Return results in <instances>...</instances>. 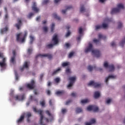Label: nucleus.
Returning a JSON list of instances; mask_svg holds the SVG:
<instances>
[{
  "instance_id": "20e7f679",
  "label": "nucleus",
  "mask_w": 125,
  "mask_h": 125,
  "mask_svg": "<svg viewBox=\"0 0 125 125\" xmlns=\"http://www.w3.org/2000/svg\"><path fill=\"white\" fill-rule=\"evenodd\" d=\"M52 42H54V44H49L47 45V47L48 48H51V47H53L54 44H57L58 43V36L57 35L55 34L52 39Z\"/></svg>"
},
{
  "instance_id": "13d9d810",
  "label": "nucleus",
  "mask_w": 125,
  "mask_h": 125,
  "mask_svg": "<svg viewBox=\"0 0 125 125\" xmlns=\"http://www.w3.org/2000/svg\"><path fill=\"white\" fill-rule=\"evenodd\" d=\"M70 35H71V32H70V31H68L66 34L65 35V37H69V36H70Z\"/></svg>"
},
{
  "instance_id": "1a4fd4ad",
  "label": "nucleus",
  "mask_w": 125,
  "mask_h": 125,
  "mask_svg": "<svg viewBox=\"0 0 125 125\" xmlns=\"http://www.w3.org/2000/svg\"><path fill=\"white\" fill-rule=\"evenodd\" d=\"M38 57H41V58H42V57H47V58H48V59L50 60L52 59V55L49 54H39L36 56V59H37Z\"/></svg>"
},
{
  "instance_id": "2eb2a0df",
  "label": "nucleus",
  "mask_w": 125,
  "mask_h": 125,
  "mask_svg": "<svg viewBox=\"0 0 125 125\" xmlns=\"http://www.w3.org/2000/svg\"><path fill=\"white\" fill-rule=\"evenodd\" d=\"M116 77H117V76H116L109 75L108 77L105 79V82L106 84H108V81H109V79H116Z\"/></svg>"
},
{
  "instance_id": "a878e982",
  "label": "nucleus",
  "mask_w": 125,
  "mask_h": 125,
  "mask_svg": "<svg viewBox=\"0 0 125 125\" xmlns=\"http://www.w3.org/2000/svg\"><path fill=\"white\" fill-rule=\"evenodd\" d=\"M69 80L70 82H72L74 83V82L76 81V77H70Z\"/></svg>"
},
{
  "instance_id": "09e8293b",
  "label": "nucleus",
  "mask_w": 125,
  "mask_h": 125,
  "mask_svg": "<svg viewBox=\"0 0 125 125\" xmlns=\"http://www.w3.org/2000/svg\"><path fill=\"white\" fill-rule=\"evenodd\" d=\"M79 34H83V28L82 27H80L79 28Z\"/></svg>"
},
{
  "instance_id": "dca6fc26",
  "label": "nucleus",
  "mask_w": 125,
  "mask_h": 125,
  "mask_svg": "<svg viewBox=\"0 0 125 125\" xmlns=\"http://www.w3.org/2000/svg\"><path fill=\"white\" fill-rule=\"evenodd\" d=\"M71 8H73V7L72 6H68L66 7V9L65 10H62V14H65L67 10H69V9H71Z\"/></svg>"
},
{
  "instance_id": "79ce46f5",
  "label": "nucleus",
  "mask_w": 125,
  "mask_h": 125,
  "mask_svg": "<svg viewBox=\"0 0 125 125\" xmlns=\"http://www.w3.org/2000/svg\"><path fill=\"white\" fill-rule=\"evenodd\" d=\"M96 122V121L94 119H91L90 123L92 125L93 124H95Z\"/></svg>"
},
{
  "instance_id": "c9c22d12",
  "label": "nucleus",
  "mask_w": 125,
  "mask_h": 125,
  "mask_svg": "<svg viewBox=\"0 0 125 125\" xmlns=\"http://www.w3.org/2000/svg\"><path fill=\"white\" fill-rule=\"evenodd\" d=\"M85 10V9L84 8V7L83 6H81L80 8V12H84V11Z\"/></svg>"
},
{
  "instance_id": "4be33fe9",
  "label": "nucleus",
  "mask_w": 125,
  "mask_h": 125,
  "mask_svg": "<svg viewBox=\"0 0 125 125\" xmlns=\"http://www.w3.org/2000/svg\"><path fill=\"white\" fill-rule=\"evenodd\" d=\"M83 112V109L81 108L77 107L76 109V112L77 114H79V113H82Z\"/></svg>"
},
{
  "instance_id": "4d7b16f0",
  "label": "nucleus",
  "mask_w": 125,
  "mask_h": 125,
  "mask_svg": "<svg viewBox=\"0 0 125 125\" xmlns=\"http://www.w3.org/2000/svg\"><path fill=\"white\" fill-rule=\"evenodd\" d=\"M32 51H33V50L32 49H28V53H29V54H31Z\"/></svg>"
},
{
  "instance_id": "cd10ccee",
  "label": "nucleus",
  "mask_w": 125,
  "mask_h": 125,
  "mask_svg": "<svg viewBox=\"0 0 125 125\" xmlns=\"http://www.w3.org/2000/svg\"><path fill=\"white\" fill-rule=\"evenodd\" d=\"M64 93V91H58L56 92V94L57 95H62Z\"/></svg>"
},
{
  "instance_id": "ea45409f",
  "label": "nucleus",
  "mask_w": 125,
  "mask_h": 125,
  "mask_svg": "<svg viewBox=\"0 0 125 125\" xmlns=\"http://www.w3.org/2000/svg\"><path fill=\"white\" fill-rule=\"evenodd\" d=\"M65 72L66 74H70L71 73V70L70 69V68H66Z\"/></svg>"
},
{
  "instance_id": "338daca9",
  "label": "nucleus",
  "mask_w": 125,
  "mask_h": 125,
  "mask_svg": "<svg viewBox=\"0 0 125 125\" xmlns=\"http://www.w3.org/2000/svg\"><path fill=\"white\" fill-rule=\"evenodd\" d=\"M65 46H66L67 47H69L70 46V44L68 43H66L65 44Z\"/></svg>"
},
{
  "instance_id": "0eeeda50",
  "label": "nucleus",
  "mask_w": 125,
  "mask_h": 125,
  "mask_svg": "<svg viewBox=\"0 0 125 125\" xmlns=\"http://www.w3.org/2000/svg\"><path fill=\"white\" fill-rule=\"evenodd\" d=\"M88 85H92L95 88H98V87H101V83L95 82L93 81H90L88 83Z\"/></svg>"
},
{
  "instance_id": "7c9ffc66",
  "label": "nucleus",
  "mask_w": 125,
  "mask_h": 125,
  "mask_svg": "<svg viewBox=\"0 0 125 125\" xmlns=\"http://www.w3.org/2000/svg\"><path fill=\"white\" fill-rule=\"evenodd\" d=\"M88 102H89V101H88V99L83 100L81 101V103L82 104H84V103H87Z\"/></svg>"
},
{
  "instance_id": "69168bd1",
  "label": "nucleus",
  "mask_w": 125,
  "mask_h": 125,
  "mask_svg": "<svg viewBox=\"0 0 125 125\" xmlns=\"http://www.w3.org/2000/svg\"><path fill=\"white\" fill-rule=\"evenodd\" d=\"M47 94L48 95H50V90H48L47 91Z\"/></svg>"
},
{
  "instance_id": "5701e85b",
  "label": "nucleus",
  "mask_w": 125,
  "mask_h": 125,
  "mask_svg": "<svg viewBox=\"0 0 125 125\" xmlns=\"http://www.w3.org/2000/svg\"><path fill=\"white\" fill-rule=\"evenodd\" d=\"M125 36L123 40L120 42V45L121 46H122V47H124V45H125Z\"/></svg>"
},
{
  "instance_id": "8fccbe9b",
  "label": "nucleus",
  "mask_w": 125,
  "mask_h": 125,
  "mask_svg": "<svg viewBox=\"0 0 125 125\" xmlns=\"http://www.w3.org/2000/svg\"><path fill=\"white\" fill-rule=\"evenodd\" d=\"M71 96H72V97H76L77 96V93H72L71 94Z\"/></svg>"
},
{
  "instance_id": "473e14b6",
  "label": "nucleus",
  "mask_w": 125,
  "mask_h": 125,
  "mask_svg": "<svg viewBox=\"0 0 125 125\" xmlns=\"http://www.w3.org/2000/svg\"><path fill=\"white\" fill-rule=\"evenodd\" d=\"M93 105H89V106L87 107V110L88 111H92L93 110Z\"/></svg>"
},
{
  "instance_id": "bb28decb",
  "label": "nucleus",
  "mask_w": 125,
  "mask_h": 125,
  "mask_svg": "<svg viewBox=\"0 0 125 125\" xmlns=\"http://www.w3.org/2000/svg\"><path fill=\"white\" fill-rule=\"evenodd\" d=\"M98 110H99L98 107H97V106H95V105H93L92 111H93L94 112H97V111H98Z\"/></svg>"
},
{
  "instance_id": "39448f33",
  "label": "nucleus",
  "mask_w": 125,
  "mask_h": 125,
  "mask_svg": "<svg viewBox=\"0 0 125 125\" xmlns=\"http://www.w3.org/2000/svg\"><path fill=\"white\" fill-rule=\"evenodd\" d=\"M0 58H2V62H0V66L1 68H3V67H5L6 66V59L4 58V56H3V53H0Z\"/></svg>"
},
{
  "instance_id": "0e129e2a",
  "label": "nucleus",
  "mask_w": 125,
  "mask_h": 125,
  "mask_svg": "<svg viewBox=\"0 0 125 125\" xmlns=\"http://www.w3.org/2000/svg\"><path fill=\"white\" fill-rule=\"evenodd\" d=\"M61 0H54L55 3H58Z\"/></svg>"
},
{
  "instance_id": "393cba45",
  "label": "nucleus",
  "mask_w": 125,
  "mask_h": 125,
  "mask_svg": "<svg viewBox=\"0 0 125 125\" xmlns=\"http://www.w3.org/2000/svg\"><path fill=\"white\" fill-rule=\"evenodd\" d=\"M96 67L95 66H91L90 65H89L88 66V71H89V72H91V71H92V70H93V69H95Z\"/></svg>"
},
{
  "instance_id": "e433bc0d",
  "label": "nucleus",
  "mask_w": 125,
  "mask_h": 125,
  "mask_svg": "<svg viewBox=\"0 0 125 125\" xmlns=\"http://www.w3.org/2000/svg\"><path fill=\"white\" fill-rule=\"evenodd\" d=\"M40 104L42 106V107H44V105H45V102L44 101H42L40 102Z\"/></svg>"
},
{
  "instance_id": "4c0bfd02",
  "label": "nucleus",
  "mask_w": 125,
  "mask_h": 125,
  "mask_svg": "<svg viewBox=\"0 0 125 125\" xmlns=\"http://www.w3.org/2000/svg\"><path fill=\"white\" fill-rule=\"evenodd\" d=\"M74 83L72 82H70L69 84L67 85V87L69 88L72 86H73V84Z\"/></svg>"
},
{
  "instance_id": "a18cd8bd",
  "label": "nucleus",
  "mask_w": 125,
  "mask_h": 125,
  "mask_svg": "<svg viewBox=\"0 0 125 125\" xmlns=\"http://www.w3.org/2000/svg\"><path fill=\"white\" fill-rule=\"evenodd\" d=\"M43 31H44V32H47V31H48L47 27H46V26H44V27H43Z\"/></svg>"
},
{
  "instance_id": "e2e57ef3",
  "label": "nucleus",
  "mask_w": 125,
  "mask_h": 125,
  "mask_svg": "<svg viewBox=\"0 0 125 125\" xmlns=\"http://www.w3.org/2000/svg\"><path fill=\"white\" fill-rule=\"evenodd\" d=\"M50 85H51V82H50V81H49L47 83V86H50Z\"/></svg>"
},
{
  "instance_id": "49530a36",
  "label": "nucleus",
  "mask_w": 125,
  "mask_h": 125,
  "mask_svg": "<svg viewBox=\"0 0 125 125\" xmlns=\"http://www.w3.org/2000/svg\"><path fill=\"white\" fill-rule=\"evenodd\" d=\"M95 27L96 30H99V29H101V28H102V26L101 25H96Z\"/></svg>"
},
{
  "instance_id": "f8f14e48",
  "label": "nucleus",
  "mask_w": 125,
  "mask_h": 125,
  "mask_svg": "<svg viewBox=\"0 0 125 125\" xmlns=\"http://www.w3.org/2000/svg\"><path fill=\"white\" fill-rule=\"evenodd\" d=\"M29 64H30V62H25L23 64V67H21L20 68L21 71V72H23V71H24V68L28 69V68H29Z\"/></svg>"
},
{
  "instance_id": "a211bd4d",
  "label": "nucleus",
  "mask_w": 125,
  "mask_h": 125,
  "mask_svg": "<svg viewBox=\"0 0 125 125\" xmlns=\"http://www.w3.org/2000/svg\"><path fill=\"white\" fill-rule=\"evenodd\" d=\"M10 63H12V64H16V62L15 61V57L13 56L11 57L10 60Z\"/></svg>"
},
{
  "instance_id": "864d4df0",
  "label": "nucleus",
  "mask_w": 125,
  "mask_h": 125,
  "mask_svg": "<svg viewBox=\"0 0 125 125\" xmlns=\"http://www.w3.org/2000/svg\"><path fill=\"white\" fill-rule=\"evenodd\" d=\"M93 42H95V43H97V42H99V40L94 39Z\"/></svg>"
},
{
  "instance_id": "aec40b11",
  "label": "nucleus",
  "mask_w": 125,
  "mask_h": 125,
  "mask_svg": "<svg viewBox=\"0 0 125 125\" xmlns=\"http://www.w3.org/2000/svg\"><path fill=\"white\" fill-rule=\"evenodd\" d=\"M30 41L29 43L30 44H33V42H34V41H35V38L32 35H30Z\"/></svg>"
},
{
  "instance_id": "37998d69",
  "label": "nucleus",
  "mask_w": 125,
  "mask_h": 125,
  "mask_svg": "<svg viewBox=\"0 0 125 125\" xmlns=\"http://www.w3.org/2000/svg\"><path fill=\"white\" fill-rule=\"evenodd\" d=\"M55 82L56 83H59V82H60V78H56L55 79Z\"/></svg>"
},
{
  "instance_id": "ddd939ff",
  "label": "nucleus",
  "mask_w": 125,
  "mask_h": 125,
  "mask_svg": "<svg viewBox=\"0 0 125 125\" xmlns=\"http://www.w3.org/2000/svg\"><path fill=\"white\" fill-rule=\"evenodd\" d=\"M25 119V113L21 115L20 118L17 121V124H21Z\"/></svg>"
},
{
  "instance_id": "412c9836",
  "label": "nucleus",
  "mask_w": 125,
  "mask_h": 125,
  "mask_svg": "<svg viewBox=\"0 0 125 125\" xmlns=\"http://www.w3.org/2000/svg\"><path fill=\"white\" fill-rule=\"evenodd\" d=\"M53 17L55 18V19H57V20H61V18L60 17H58L57 16V14L56 13L53 14Z\"/></svg>"
},
{
  "instance_id": "7ed1b4c3",
  "label": "nucleus",
  "mask_w": 125,
  "mask_h": 125,
  "mask_svg": "<svg viewBox=\"0 0 125 125\" xmlns=\"http://www.w3.org/2000/svg\"><path fill=\"white\" fill-rule=\"evenodd\" d=\"M118 8H114L112 9L111 14H115L121 11V9H125V6L122 3H119L117 5Z\"/></svg>"
},
{
  "instance_id": "6e6552de",
  "label": "nucleus",
  "mask_w": 125,
  "mask_h": 125,
  "mask_svg": "<svg viewBox=\"0 0 125 125\" xmlns=\"http://www.w3.org/2000/svg\"><path fill=\"white\" fill-rule=\"evenodd\" d=\"M104 68H109V72H113L115 70V66L113 64L109 65L107 62H105L104 64Z\"/></svg>"
},
{
  "instance_id": "c03bdc74",
  "label": "nucleus",
  "mask_w": 125,
  "mask_h": 125,
  "mask_svg": "<svg viewBox=\"0 0 125 125\" xmlns=\"http://www.w3.org/2000/svg\"><path fill=\"white\" fill-rule=\"evenodd\" d=\"M49 2V0H43V4H46Z\"/></svg>"
},
{
  "instance_id": "bf43d9fd",
  "label": "nucleus",
  "mask_w": 125,
  "mask_h": 125,
  "mask_svg": "<svg viewBox=\"0 0 125 125\" xmlns=\"http://www.w3.org/2000/svg\"><path fill=\"white\" fill-rule=\"evenodd\" d=\"M111 45L112 46V47H114V46H116V43H115L114 42H112L111 43Z\"/></svg>"
},
{
  "instance_id": "c85d7f7f",
  "label": "nucleus",
  "mask_w": 125,
  "mask_h": 125,
  "mask_svg": "<svg viewBox=\"0 0 125 125\" xmlns=\"http://www.w3.org/2000/svg\"><path fill=\"white\" fill-rule=\"evenodd\" d=\"M98 37H99V39H103V40H106V36H103L102 34H99L98 35Z\"/></svg>"
},
{
  "instance_id": "f3484780",
  "label": "nucleus",
  "mask_w": 125,
  "mask_h": 125,
  "mask_svg": "<svg viewBox=\"0 0 125 125\" xmlns=\"http://www.w3.org/2000/svg\"><path fill=\"white\" fill-rule=\"evenodd\" d=\"M100 97V93L98 91H96L94 93V98L96 99H97V98H99V97Z\"/></svg>"
},
{
  "instance_id": "f257e3e1",
  "label": "nucleus",
  "mask_w": 125,
  "mask_h": 125,
  "mask_svg": "<svg viewBox=\"0 0 125 125\" xmlns=\"http://www.w3.org/2000/svg\"><path fill=\"white\" fill-rule=\"evenodd\" d=\"M93 46L92 43H89L88 46L85 49V53H87V52H89L91 51L93 54L95 55L96 57L97 58L100 57L101 54L100 53V51L98 50H93Z\"/></svg>"
},
{
  "instance_id": "72a5a7b5",
  "label": "nucleus",
  "mask_w": 125,
  "mask_h": 125,
  "mask_svg": "<svg viewBox=\"0 0 125 125\" xmlns=\"http://www.w3.org/2000/svg\"><path fill=\"white\" fill-rule=\"evenodd\" d=\"M54 27H55V24L52 23L51 26V32H53V31H54Z\"/></svg>"
},
{
  "instance_id": "f03ea898",
  "label": "nucleus",
  "mask_w": 125,
  "mask_h": 125,
  "mask_svg": "<svg viewBox=\"0 0 125 125\" xmlns=\"http://www.w3.org/2000/svg\"><path fill=\"white\" fill-rule=\"evenodd\" d=\"M27 35H28L27 31H24V34L22 33H20L17 35V41L20 42L21 41V42H25L26 37H27Z\"/></svg>"
},
{
  "instance_id": "9d476101",
  "label": "nucleus",
  "mask_w": 125,
  "mask_h": 125,
  "mask_svg": "<svg viewBox=\"0 0 125 125\" xmlns=\"http://www.w3.org/2000/svg\"><path fill=\"white\" fill-rule=\"evenodd\" d=\"M16 100H19L20 101H23L25 99V94H22L20 95H16L15 96Z\"/></svg>"
},
{
  "instance_id": "a19ab883",
  "label": "nucleus",
  "mask_w": 125,
  "mask_h": 125,
  "mask_svg": "<svg viewBox=\"0 0 125 125\" xmlns=\"http://www.w3.org/2000/svg\"><path fill=\"white\" fill-rule=\"evenodd\" d=\"M45 113L47 115H48V116H49V117H51V113H50V112H49V110H46L45 111Z\"/></svg>"
},
{
  "instance_id": "2f4dec72",
  "label": "nucleus",
  "mask_w": 125,
  "mask_h": 125,
  "mask_svg": "<svg viewBox=\"0 0 125 125\" xmlns=\"http://www.w3.org/2000/svg\"><path fill=\"white\" fill-rule=\"evenodd\" d=\"M69 65V62H63L62 64V67H66Z\"/></svg>"
},
{
  "instance_id": "6e6d98bb",
  "label": "nucleus",
  "mask_w": 125,
  "mask_h": 125,
  "mask_svg": "<svg viewBox=\"0 0 125 125\" xmlns=\"http://www.w3.org/2000/svg\"><path fill=\"white\" fill-rule=\"evenodd\" d=\"M111 99H108L106 102V104H110V103H111Z\"/></svg>"
},
{
  "instance_id": "c756f323",
  "label": "nucleus",
  "mask_w": 125,
  "mask_h": 125,
  "mask_svg": "<svg viewBox=\"0 0 125 125\" xmlns=\"http://www.w3.org/2000/svg\"><path fill=\"white\" fill-rule=\"evenodd\" d=\"M108 27V24L103 23L102 24V28H103V29H106V28Z\"/></svg>"
},
{
  "instance_id": "5fc2aeb1",
  "label": "nucleus",
  "mask_w": 125,
  "mask_h": 125,
  "mask_svg": "<svg viewBox=\"0 0 125 125\" xmlns=\"http://www.w3.org/2000/svg\"><path fill=\"white\" fill-rule=\"evenodd\" d=\"M12 53L13 55V56H14V57H15V56H16V51H15V50H13Z\"/></svg>"
},
{
  "instance_id": "6ab92c4d",
  "label": "nucleus",
  "mask_w": 125,
  "mask_h": 125,
  "mask_svg": "<svg viewBox=\"0 0 125 125\" xmlns=\"http://www.w3.org/2000/svg\"><path fill=\"white\" fill-rule=\"evenodd\" d=\"M8 31V27H5V28L1 29L0 33L1 34H3V33H5Z\"/></svg>"
},
{
  "instance_id": "052dcab7",
  "label": "nucleus",
  "mask_w": 125,
  "mask_h": 125,
  "mask_svg": "<svg viewBox=\"0 0 125 125\" xmlns=\"http://www.w3.org/2000/svg\"><path fill=\"white\" fill-rule=\"evenodd\" d=\"M33 15H34V14L33 13H30L29 14L28 18H31L32 17V16H33Z\"/></svg>"
},
{
  "instance_id": "f704fd0d",
  "label": "nucleus",
  "mask_w": 125,
  "mask_h": 125,
  "mask_svg": "<svg viewBox=\"0 0 125 125\" xmlns=\"http://www.w3.org/2000/svg\"><path fill=\"white\" fill-rule=\"evenodd\" d=\"M123 27V23L121 22L120 21L118 22V29H121Z\"/></svg>"
},
{
  "instance_id": "de8ad7c7",
  "label": "nucleus",
  "mask_w": 125,
  "mask_h": 125,
  "mask_svg": "<svg viewBox=\"0 0 125 125\" xmlns=\"http://www.w3.org/2000/svg\"><path fill=\"white\" fill-rule=\"evenodd\" d=\"M73 55H74V52H70L68 56L69 58H71V57H72V56H73Z\"/></svg>"
},
{
  "instance_id": "774afa93",
  "label": "nucleus",
  "mask_w": 125,
  "mask_h": 125,
  "mask_svg": "<svg viewBox=\"0 0 125 125\" xmlns=\"http://www.w3.org/2000/svg\"><path fill=\"white\" fill-rule=\"evenodd\" d=\"M41 19V16H39L36 18V21H39Z\"/></svg>"
},
{
  "instance_id": "3c124183",
  "label": "nucleus",
  "mask_w": 125,
  "mask_h": 125,
  "mask_svg": "<svg viewBox=\"0 0 125 125\" xmlns=\"http://www.w3.org/2000/svg\"><path fill=\"white\" fill-rule=\"evenodd\" d=\"M66 112H67V110H66V109L63 108L62 109V114H65V113H66Z\"/></svg>"
},
{
  "instance_id": "b1692460",
  "label": "nucleus",
  "mask_w": 125,
  "mask_h": 125,
  "mask_svg": "<svg viewBox=\"0 0 125 125\" xmlns=\"http://www.w3.org/2000/svg\"><path fill=\"white\" fill-rule=\"evenodd\" d=\"M59 71H61V68H59L57 70L54 71L52 73V76H54V75H56V74H57V73H58V72H59Z\"/></svg>"
},
{
  "instance_id": "423d86ee",
  "label": "nucleus",
  "mask_w": 125,
  "mask_h": 125,
  "mask_svg": "<svg viewBox=\"0 0 125 125\" xmlns=\"http://www.w3.org/2000/svg\"><path fill=\"white\" fill-rule=\"evenodd\" d=\"M36 86V82L35 80H32L30 83L26 84V87L28 89H34Z\"/></svg>"
},
{
  "instance_id": "603ef678",
  "label": "nucleus",
  "mask_w": 125,
  "mask_h": 125,
  "mask_svg": "<svg viewBox=\"0 0 125 125\" xmlns=\"http://www.w3.org/2000/svg\"><path fill=\"white\" fill-rule=\"evenodd\" d=\"M71 102H72V101L71 100L67 101L65 103V105H69V104H70Z\"/></svg>"
},
{
  "instance_id": "9b49d317",
  "label": "nucleus",
  "mask_w": 125,
  "mask_h": 125,
  "mask_svg": "<svg viewBox=\"0 0 125 125\" xmlns=\"http://www.w3.org/2000/svg\"><path fill=\"white\" fill-rule=\"evenodd\" d=\"M17 22L18 23H16L15 26L18 30H20V28L21 27V26H22V20L19 18L17 20Z\"/></svg>"
},
{
  "instance_id": "58836bf2",
  "label": "nucleus",
  "mask_w": 125,
  "mask_h": 125,
  "mask_svg": "<svg viewBox=\"0 0 125 125\" xmlns=\"http://www.w3.org/2000/svg\"><path fill=\"white\" fill-rule=\"evenodd\" d=\"M30 117H32V114H31V113H30V112H27L26 113V117L27 118H30Z\"/></svg>"
},
{
  "instance_id": "4468645a",
  "label": "nucleus",
  "mask_w": 125,
  "mask_h": 125,
  "mask_svg": "<svg viewBox=\"0 0 125 125\" xmlns=\"http://www.w3.org/2000/svg\"><path fill=\"white\" fill-rule=\"evenodd\" d=\"M32 8L33 11H35V12H39V8H37V4H36V2H33Z\"/></svg>"
},
{
  "instance_id": "680f3d73",
  "label": "nucleus",
  "mask_w": 125,
  "mask_h": 125,
  "mask_svg": "<svg viewBox=\"0 0 125 125\" xmlns=\"http://www.w3.org/2000/svg\"><path fill=\"white\" fill-rule=\"evenodd\" d=\"M49 104L50 106H52V100H49Z\"/></svg>"
}]
</instances>
